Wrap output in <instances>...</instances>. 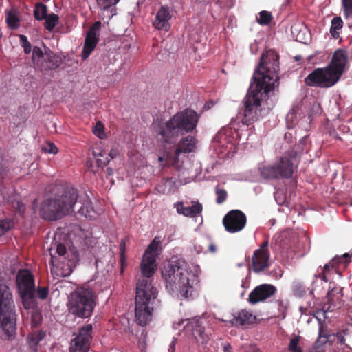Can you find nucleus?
<instances>
[{"instance_id":"1","label":"nucleus","mask_w":352,"mask_h":352,"mask_svg":"<svg viewBox=\"0 0 352 352\" xmlns=\"http://www.w3.org/2000/svg\"><path fill=\"white\" fill-rule=\"evenodd\" d=\"M278 54L273 50H266L261 58L245 102L244 116L249 121L259 118L261 102L278 86Z\"/></svg>"},{"instance_id":"2","label":"nucleus","mask_w":352,"mask_h":352,"mask_svg":"<svg viewBox=\"0 0 352 352\" xmlns=\"http://www.w3.org/2000/svg\"><path fill=\"white\" fill-rule=\"evenodd\" d=\"M199 265L179 262L164 266L162 274L167 289L188 298L199 283Z\"/></svg>"},{"instance_id":"3","label":"nucleus","mask_w":352,"mask_h":352,"mask_svg":"<svg viewBox=\"0 0 352 352\" xmlns=\"http://www.w3.org/2000/svg\"><path fill=\"white\" fill-rule=\"evenodd\" d=\"M198 120V114L192 109L178 112L160 127L157 139L161 142L172 144L179 136L192 131Z\"/></svg>"},{"instance_id":"4","label":"nucleus","mask_w":352,"mask_h":352,"mask_svg":"<svg viewBox=\"0 0 352 352\" xmlns=\"http://www.w3.org/2000/svg\"><path fill=\"white\" fill-rule=\"evenodd\" d=\"M78 197L76 188L72 187L64 188L57 195L42 203L40 214L43 219L49 221L60 219L74 211Z\"/></svg>"},{"instance_id":"5","label":"nucleus","mask_w":352,"mask_h":352,"mask_svg":"<svg viewBox=\"0 0 352 352\" xmlns=\"http://www.w3.org/2000/svg\"><path fill=\"white\" fill-rule=\"evenodd\" d=\"M58 239H60V236L56 234L54 236L56 243L49 250L51 256V273L54 278L70 275L78 256L77 250L69 245L67 240L58 243Z\"/></svg>"},{"instance_id":"6","label":"nucleus","mask_w":352,"mask_h":352,"mask_svg":"<svg viewBox=\"0 0 352 352\" xmlns=\"http://www.w3.org/2000/svg\"><path fill=\"white\" fill-rule=\"evenodd\" d=\"M157 296L151 280H139L136 287L135 318L140 326H146L153 318V305Z\"/></svg>"},{"instance_id":"7","label":"nucleus","mask_w":352,"mask_h":352,"mask_svg":"<svg viewBox=\"0 0 352 352\" xmlns=\"http://www.w3.org/2000/svg\"><path fill=\"white\" fill-rule=\"evenodd\" d=\"M9 287L0 285V338L10 339L16 331V314Z\"/></svg>"},{"instance_id":"8","label":"nucleus","mask_w":352,"mask_h":352,"mask_svg":"<svg viewBox=\"0 0 352 352\" xmlns=\"http://www.w3.org/2000/svg\"><path fill=\"white\" fill-rule=\"evenodd\" d=\"M96 296L87 286L76 288L68 297L67 306L69 313L79 318H89L95 306Z\"/></svg>"},{"instance_id":"9","label":"nucleus","mask_w":352,"mask_h":352,"mask_svg":"<svg viewBox=\"0 0 352 352\" xmlns=\"http://www.w3.org/2000/svg\"><path fill=\"white\" fill-rule=\"evenodd\" d=\"M16 282L19 295L26 309H33L36 305L34 297V280L28 270H19Z\"/></svg>"},{"instance_id":"10","label":"nucleus","mask_w":352,"mask_h":352,"mask_svg":"<svg viewBox=\"0 0 352 352\" xmlns=\"http://www.w3.org/2000/svg\"><path fill=\"white\" fill-rule=\"evenodd\" d=\"M162 240L155 236L145 250L140 263L142 275L147 278H151L157 270V257L160 255Z\"/></svg>"},{"instance_id":"11","label":"nucleus","mask_w":352,"mask_h":352,"mask_svg":"<svg viewBox=\"0 0 352 352\" xmlns=\"http://www.w3.org/2000/svg\"><path fill=\"white\" fill-rule=\"evenodd\" d=\"M296 155L292 157L283 156L276 166L263 165L259 168L261 175L265 179L290 177L294 170Z\"/></svg>"},{"instance_id":"12","label":"nucleus","mask_w":352,"mask_h":352,"mask_svg":"<svg viewBox=\"0 0 352 352\" xmlns=\"http://www.w3.org/2000/svg\"><path fill=\"white\" fill-rule=\"evenodd\" d=\"M184 329L187 333H190L199 343H205L209 339V333L206 331L208 322L204 318H193L190 320L182 319L178 322H174L173 327L174 329H179L184 324Z\"/></svg>"},{"instance_id":"13","label":"nucleus","mask_w":352,"mask_h":352,"mask_svg":"<svg viewBox=\"0 0 352 352\" xmlns=\"http://www.w3.org/2000/svg\"><path fill=\"white\" fill-rule=\"evenodd\" d=\"M339 80L331 69L326 66L314 69L305 78V83L309 86L328 88L333 86Z\"/></svg>"},{"instance_id":"14","label":"nucleus","mask_w":352,"mask_h":352,"mask_svg":"<svg viewBox=\"0 0 352 352\" xmlns=\"http://www.w3.org/2000/svg\"><path fill=\"white\" fill-rule=\"evenodd\" d=\"M91 331V324L82 327L78 335L71 341L70 352H87L92 339Z\"/></svg>"},{"instance_id":"15","label":"nucleus","mask_w":352,"mask_h":352,"mask_svg":"<svg viewBox=\"0 0 352 352\" xmlns=\"http://www.w3.org/2000/svg\"><path fill=\"white\" fill-rule=\"evenodd\" d=\"M349 64L347 52L343 49H338L333 52L331 61L327 66L340 79L341 76L348 69Z\"/></svg>"},{"instance_id":"16","label":"nucleus","mask_w":352,"mask_h":352,"mask_svg":"<svg viewBox=\"0 0 352 352\" xmlns=\"http://www.w3.org/2000/svg\"><path fill=\"white\" fill-rule=\"evenodd\" d=\"M223 223L226 231L235 233L243 229L246 223V217L240 210H232L224 217Z\"/></svg>"},{"instance_id":"17","label":"nucleus","mask_w":352,"mask_h":352,"mask_svg":"<svg viewBox=\"0 0 352 352\" xmlns=\"http://www.w3.org/2000/svg\"><path fill=\"white\" fill-rule=\"evenodd\" d=\"M242 135L236 130L230 127L222 129L214 138V142L218 144L219 146L225 147L231 150L236 144L238 140L241 139Z\"/></svg>"},{"instance_id":"18","label":"nucleus","mask_w":352,"mask_h":352,"mask_svg":"<svg viewBox=\"0 0 352 352\" xmlns=\"http://www.w3.org/2000/svg\"><path fill=\"white\" fill-rule=\"evenodd\" d=\"M197 145V140L191 136L188 135L186 138H182L177 145V148L175 149V158H168L166 159V164L167 165H173L175 167H179L177 164V158L180 153H190L193 152L196 148Z\"/></svg>"},{"instance_id":"19","label":"nucleus","mask_w":352,"mask_h":352,"mask_svg":"<svg viewBox=\"0 0 352 352\" xmlns=\"http://www.w3.org/2000/svg\"><path fill=\"white\" fill-rule=\"evenodd\" d=\"M100 26L101 23L100 21H96L87 32L85 41V45L81 54L82 59H87L95 49L98 41V31L100 28Z\"/></svg>"},{"instance_id":"20","label":"nucleus","mask_w":352,"mask_h":352,"mask_svg":"<svg viewBox=\"0 0 352 352\" xmlns=\"http://www.w3.org/2000/svg\"><path fill=\"white\" fill-rule=\"evenodd\" d=\"M269 253L266 244L256 250L252 256V270L258 273L268 267Z\"/></svg>"},{"instance_id":"21","label":"nucleus","mask_w":352,"mask_h":352,"mask_svg":"<svg viewBox=\"0 0 352 352\" xmlns=\"http://www.w3.org/2000/svg\"><path fill=\"white\" fill-rule=\"evenodd\" d=\"M276 289L271 285H261L256 287L249 295V301L252 304H256L263 301L270 297Z\"/></svg>"},{"instance_id":"22","label":"nucleus","mask_w":352,"mask_h":352,"mask_svg":"<svg viewBox=\"0 0 352 352\" xmlns=\"http://www.w3.org/2000/svg\"><path fill=\"white\" fill-rule=\"evenodd\" d=\"M170 14L168 8L162 6L155 15L153 25L156 29L166 32L170 28Z\"/></svg>"},{"instance_id":"23","label":"nucleus","mask_w":352,"mask_h":352,"mask_svg":"<svg viewBox=\"0 0 352 352\" xmlns=\"http://www.w3.org/2000/svg\"><path fill=\"white\" fill-rule=\"evenodd\" d=\"M191 206H185L182 202L175 204L177 212L185 217H195L199 215L202 211V206L197 201H192Z\"/></svg>"},{"instance_id":"24","label":"nucleus","mask_w":352,"mask_h":352,"mask_svg":"<svg viewBox=\"0 0 352 352\" xmlns=\"http://www.w3.org/2000/svg\"><path fill=\"white\" fill-rule=\"evenodd\" d=\"M256 316L248 310H241L234 316L232 320V324L235 326H245L253 323Z\"/></svg>"},{"instance_id":"25","label":"nucleus","mask_w":352,"mask_h":352,"mask_svg":"<svg viewBox=\"0 0 352 352\" xmlns=\"http://www.w3.org/2000/svg\"><path fill=\"white\" fill-rule=\"evenodd\" d=\"M349 263V254H344L342 256L334 257L328 264H326L324 267V270L327 271L330 267L331 268H338L336 269V272L338 274L339 276H340V273L338 272V270L340 268H346L347 264Z\"/></svg>"},{"instance_id":"26","label":"nucleus","mask_w":352,"mask_h":352,"mask_svg":"<svg viewBox=\"0 0 352 352\" xmlns=\"http://www.w3.org/2000/svg\"><path fill=\"white\" fill-rule=\"evenodd\" d=\"M45 336L43 331H34L28 336V343L32 352H36L37 346Z\"/></svg>"},{"instance_id":"27","label":"nucleus","mask_w":352,"mask_h":352,"mask_svg":"<svg viewBox=\"0 0 352 352\" xmlns=\"http://www.w3.org/2000/svg\"><path fill=\"white\" fill-rule=\"evenodd\" d=\"M6 23L12 29H16L19 27V11L17 8L12 7L10 10L6 11Z\"/></svg>"},{"instance_id":"28","label":"nucleus","mask_w":352,"mask_h":352,"mask_svg":"<svg viewBox=\"0 0 352 352\" xmlns=\"http://www.w3.org/2000/svg\"><path fill=\"white\" fill-rule=\"evenodd\" d=\"M343 27V21L340 16L333 17L331 23L330 33L333 38L337 39L340 37V30Z\"/></svg>"},{"instance_id":"29","label":"nucleus","mask_w":352,"mask_h":352,"mask_svg":"<svg viewBox=\"0 0 352 352\" xmlns=\"http://www.w3.org/2000/svg\"><path fill=\"white\" fill-rule=\"evenodd\" d=\"M93 155L96 160L97 168H103L110 161V159L104 156V153L98 148H94Z\"/></svg>"},{"instance_id":"30","label":"nucleus","mask_w":352,"mask_h":352,"mask_svg":"<svg viewBox=\"0 0 352 352\" xmlns=\"http://www.w3.org/2000/svg\"><path fill=\"white\" fill-rule=\"evenodd\" d=\"M78 213L86 218L92 219L96 217V212L93 209L91 203L89 200L85 201L78 210Z\"/></svg>"},{"instance_id":"31","label":"nucleus","mask_w":352,"mask_h":352,"mask_svg":"<svg viewBox=\"0 0 352 352\" xmlns=\"http://www.w3.org/2000/svg\"><path fill=\"white\" fill-rule=\"evenodd\" d=\"M292 32L294 36L296 37V40L301 42L306 43L307 40L305 38V34L307 33V30L305 28L302 30V26L300 24L294 25L292 27Z\"/></svg>"},{"instance_id":"32","label":"nucleus","mask_w":352,"mask_h":352,"mask_svg":"<svg viewBox=\"0 0 352 352\" xmlns=\"http://www.w3.org/2000/svg\"><path fill=\"white\" fill-rule=\"evenodd\" d=\"M301 337L299 336H293L289 341L288 349L291 352H302L300 342Z\"/></svg>"},{"instance_id":"33","label":"nucleus","mask_w":352,"mask_h":352,"mask_svg":"<svg viewBox=\"0 0 352 352\" xmlns=\"http://www.w3.org/2000/svg\"><path fill=\"white\" fill-rule=\"evenodd\" d=\"M272 20V16L268 11L263 10L258 14L256 18L257 22L262 25H269Z\"/></svg>"},{"instance_id":"34","label":"nucleus","mask_w":352,"mask_h":352,"mask_svg":"<svg viewBox=\"0 0 352 352\" xmlns=\"http://www.w3.org/2000/svg\"><path fill=\"white\" fill-rule=\"evenodd\" d=\"M45 27L49 30L52 31L57 25L58 21V16L55 14H50L47 16L45 18Z\"/></svg>"},{"instance_id":"35","label":"nucleus","mask_w":352,"mask_h":352,"mask_svg":"<svg viewBox=\"0 0 352 352\" xmlns=\"http://www.w3.org/2000/svg\"><path fill=\"white\" fill-rule=\"evenodd\" d=\"M43 57L42 50L37 46L34 47L32 51V61L33 63L38 67L41 66V59Z\"/></svg>"},{"instance_id":"36","label":"nucleus","mask_w":352,"mask_h":352,"mask_svg":"<svg viewBox=\"0 0 352 352\" xmlns=\"http://www.w3.org/2000/svg\"><path fill=\"white\" fill-rule=\"evenodd\" d=\"M98 3L102 10V14L105 15V12H109V8L115 6L120 0H97Z\"/></svg>"},{"instance_id":"37","label":"nucleus","mask_w":352,"mask_h":352,"mask_svg":"<svg viewBox=\"0 0 352 352\" xmlns=\"http://www.w3.org/2000/svg\"><path fill=\"white\" fill-rule=\"evenodd\" d=\"M34 16L37 20H43L47 16V7L43 4H37L34 9Z\"/></svg>"},{"instance_id":"38","label":"nucleus","mask_w":352,"mask_h":352,"mask_svg":"<svg viewBox=\"0 0 352 352\" xmlns=\"http://www.w3.org/2000/svg\"><path fill=\"white\" fill-rule=\"evenodd\" d=\"M276 201L279 205H286L289 206V201L286 197L285 192L283 190H277L274 193Z\"/></svg>"},{"instance_id":"39","label":"nucleus","mask_w":352,"mask_h":352,"mask_svg":"<svg viewBox=\"0 0 352 352\" xmlns=\"http://www.w3.org/2000/svg\"><path fill=\"white\" fill-rule=\"evenodd\" d=\"M342 8L345 19L352 17V0H342Z\"/></svg>"},{"instance_id":"40","label":"nucleus","mask_w":352,"mask_h":352,"mask_svg":"<svg viewBox=\"0 0 352 352\" xmlns=\"http://www.w3.org/2000/svg\"><path fill=\"white\" fill-rule=\"evenodd\" d=\"M14 226V222L11 219H5L0 221V236L4 234Z\"/></svg>"},{"instance_id":"41","label":"nucleus","mask_w":352,"mask_h":352,"mask_svg":"<svg viewBox=\"0 0 352 352\" xmlns=\"http://www.w3.org/2000/svg\"><path fill=\"white\" fill-rule=\"evenodd\" d=\"M93 132L100 139H104L106 137V134L104 131L103 124L101 122H97L93 128Z\"/></svg>"},{"instance_id":"42","label":"nucleus","mask_w":352,"mask_h":352,"mask_svg":"<svg viewBox=\"0 0 352 352\" xmlns=\"http://www.w3.org/2000/svg\"><path fill=\"white\" fill-rule=\"evenodd\" d=\"M19 39L21 46L23 47L25 54H30L31 52L32 46L28 41L27 36L23 34L19 35Z\"/></svg>"},{"instance_id":"43","label":"nucleus","mask_w":352,"mask_h":352,"mask_svg":"<svg viewBox=\"0 0 352 352\" xmlns=\"http://www.w3.org/2000/svg\"><path fill=\"white\" fill-rule=\"evenodd\" d=\"M327 342V338L325 336H322V331H320V332H319V337H318L317 341L316 342V347L314 350L313 352H324L323 347L320 346L319 344L320 343L321 344H324Z\"/></svg>"},{"instance_id":"44","label":"nucleus","mask_w":352,"mask_h":352,"mask_svg":"<svg viewBox=\"0 0 352 352\" xmlns=\"http://www.w3.org/2000/svg\"><path fill=\"white\" fill-rule=\"evenodd\" d=\"M42 150L48 153L56 154L58 153L57 147L52 142H47L42 146Z\"/></svg>"},{"instance_id":"45","label":"nucleus","mask_w":352,"mask_h":352,"mask_svg":"<svg viewBox=\"0 0 352 352\" xmlns=\"http://www.w3.org/2000/svg\"><path fill=\"white\" fill-rule=\"evenodd\" d=\"M311 104V108L310 109L311 114H309V117L315 114H319L322 111L320 104L315 99L312 100Z\"/></svg>"},{"instance_id":"46","label":"nucleus","mask_w":352,"mask_h":352,"mask_svg":"<svg viewBox=\"0 0 352 352\" xmlns=\"http://www.w3.org/2000/svg\"><path fill=\"white\" fill-rule=\"evenodd\" d=\"M41 320H42L41 314L38 311H34L32 314V319H31L32 326L36 327L37 325H38L41 323Z\"/></svg>"},{"instance_id":"47","label":"nucleus","mask_w":352,"mask_h":352,"mask_svg":"<svg viewBox=\"0 0 352 352\" xmlns=\"http://www.w3.org/2000/svg\"><path fill=\"white\" fill-rule=\"evenodd\" d=\"M216 193L217 195V202L222 204L226 199L227 192L224 190L217 189Z\"/></svg>"},{"instance_id":"48","label":"nucleus","mask_w":352,"mask_h":352,"mask_svg":"<svg viewBox=\"0 0 352 352\" xmlns=\"http://www.w3.org/2000/svg\"><path fill=\"white\" fill-rule=\"evenodd\" d=\"M36 294L39 298L44 300L48 295V289L46 287L38 288L36 291Z\"/></svg>"},{"instance_id":"49","label":"nucleus","mask_w":352,"mask_h":352,"mask_svg":"<svg viewBox=\"0 0 352 352\" xmlns=\"http://www.w3.org/2000/svg\"><path fill=\"white\" fill-rule=\"evenodd\" d=\"M13 207L17 209L18 212L22 214L25 211V206L20 201H16L12 202Z\"/></svg>"},{"instance_id":"50","label":"nucleus","mask_w":352,"mask_h":352,"mask_svg":"<svg viewBox=\"0 0 352 352\" xmlns=\"http://www.w3.org/2000/svg\"><path fill=\"white\" fill-rule=\"evenodd\" d=\"M118 151L117 149L112 148L109 153V157H110L111 160H112L114 157H116L118 155Z\"/></svg>"},{"instance_id":"51","label":"nucleus","mask_w":352,"mask_h":352,"mask_svg":"<svg viewBox=\"0 0 352 352\" xmlns=\"http://www.w3.org/2000/svg\"><path fill=\"white\" fill-rule=\"evenodd\" d=\"M250 50L252 53L255 54L258 50L257 43L255 42L250 45Z\"/></svg>"},{"instance_id":"52","label":"nucleus","mask_w":352,"mask_h":352,"mask_svg":"<svg viewBox=\"0 0 352 352\" xmlns=\"http://www.w3.org/2000/svg\"><path fill=\"white\" fill-rule=\"evenodd\" d=\"M87 166L92 172L98 171V169L92 166V163L90 161L87 162Z\"/></svg>"},{"instance_id":"53","label":"nucleus","mask_w":352,"mask_h":352,"mask_svg":"<svg viewBox=\"0 0 352 352\" xmlns=\"http://www.w3.org/2000/svg\"><path fill=\"white\" fill-rule=\"evenodd\" d=\"M173 183L174 182H173L172 179H168L165 182V183H164L165 187L166 188L169 187L168 191L171 190L170 186L172 184H173Z\"/></svg>"},{"instance_id":"54","label":"nucleus","mask_w":352,"mask_h":352,"mask_svg":"<svg viewBox=\"0 0 352 352\" xmlns=\"http://www.w3.org/2000/svg\"><path fill=\"white\" fill-rule=\"evenodd\" d=\"M294 116V111L289 112V113L287 114V118H286L287 122H288L290 120H292Z\"/></svg>"},{"instance_id":"55","label":"nucleus","mask_w":352,"mask_h":352,"mask_svg":"<svg viewBox=\"0 0 352 352\" xmlns=\"http://www.w3.org/2000/svg\"><path fill=\"white\" fill-rule=\"evenodd\" d=\"M175 346V340H173L170 344V348H169L170 352H174Z\"/></svg>"},{"instance_id":"56","label":"nucleus","mask_w":352,"mask_h":352,"mask_svg":"<svg viewBox=\"0 0 352 352\" xmlns=\"http://www.w3.org/2000/svg\"><path fill=\"white\" fill-rule=\"evenodd\" d=\"M223 349L225 352H231V346L229 344L224 345Z\"/></svg>"},{"instance_id":"57","label":"nucleus","mask_w":352,"mask_h":352,"mask_svg":"<svg viewBox=\"0 0 352 352\" xmlns=\"http://www.w3.org/2000/svg\"><path fill=\"white\" fill-rule=\"evenodd\" d=\"M209 250L211 252H214L216 251V247L214 244H210L209 245Z\"/></svg>"},{"instance_id":"58","label":"nucleus","mask_w":352,"mask_h":352,"mask_svg":"<svg viewBox=\"0 0 352 352\" xmlns=\"http://www.w3.org/2000/svg\"><path fill=\"white\" fill-rule=\"evenodd\" d=\"M281 306H282V309H283L282 317L285 318V307H283L282 305H281Z\"/></svg>"},{"instance_id":"59","label":"nucleus","mask_w":352,"mask_h":352,"mask_svg":"<svg viewBox=\"0 0 352 352\" xmlns=\"http://www.w3.org/2000/svg\"><path fill=\"white\" fill-rule=\"evenodd\" d=\"M108 175H111L113 173V170L111 168H107Z\"/></svg>"},{"instance_id":"60","label":"nucleus","mask_w":352,"mask_h":352,"mask_svg":"<svg viewBox=\"0 0 352 352\" xmlns=\"http://www.w3.org/2000/svg\"><path fill=\"white\" fill-rule=\"evenodd\" d=\"M158 160L160 162H163L164 161V157H159Z\"/></svg>"},{"instance_id":"61","label":"nucleus","mask_w":352,"mask_h":352,"mask_svg":"<svg viewBox=\"0 0 352 352\" xmlns=\"http://www.w3.org/2000/svg\"><path fill=\"white\" fill-rule=\"evenodd\" d=\"M112 12H113V9L111 10V14L109 15V18H111V17H112V16H113L114 14H113Z\"/></svg>"},{"instance_id":"62","label":"nucleus","mask_w":352,"mask_h":352,"mask_svg":"<svg viewBox=\"0 0 352 352\" xmlns=\"http://www.w3.org/2000/svg\"><path fill=\"white\" fill-rule=\"evenodd\" d=\"M300 310L301 313H302V314H303V311H302V307H300Z\"/></svg>"},{"instance_id":"63","label":"nucleus","mask_w":352,"mask_h":352,"mask_svg":"<svg viewBox=\"0 0 352 352\" xmlns=\"http://www.w3.org/2000/svg\"><path fill=\"white\" fill-rule=\"evenodd\" d=\"M331 292H332V291L329 292H328V294H328V296H330Z\"/></svg>"}]
</instances>
